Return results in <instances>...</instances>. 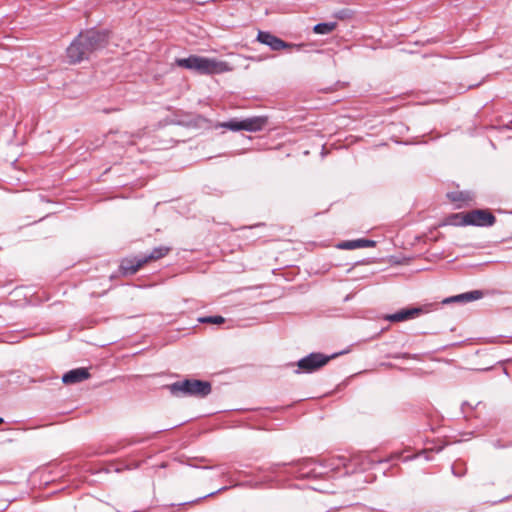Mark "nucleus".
Segmentation results:
<instances>
[{
    "mask_svg": "<svg viewBox=\"0 0 512 512\" xmlns=\"http://www.w3.org/2000/svg\"><path fill=\"white\" fill-rule=\"evenodd\" d=\"M227 489H228V487H222V488H220V489H219L218 491H216V492H211L210 494H208V496H212V495H214V494H216V493H218V492L225 491V490H227Z\"/></svg>",
    "mask_w": 512,
    "mask_h": 512,
    "instance_id": "nucleus-23",
    "label": "nucleus"
},
{
    "mask_svg": "<svg viewBox=\"0 0 512 512\" xmlns=\"http://www.w3.org/2000/svg\"><path fill=\"white\" fill-rule=\"evenodd\" d=\"M335 355L332 356H326L322 353H310L306 357L300 359L297 362L298 371L297 372H304V373H312L319 368L326 365L331 358H333Z\"/></svg>",
    "mask_w": 512,
    "mask_h": 512,
    "instance_id": "nucleus-5",
    "label": "nucleus"
},
{
    "mask_svg": "<svg viewBox=\"0 0 512 512\" xmlns=\"http://www.w3.org/2000/svg\"><path fill=\"white\" fill-rule=\"evenodd\" d=\"M66 54L71 63H78L90 55L86 44L77 36L66 49Z\"/></svg>",
    "mask_w": 512,
    "mask_h": 512,
    "instance_id": "nucleus-9",
    "label": "nucleus"
},
{
    "mask_svg": "<svg viewBox=\"0 0 512 512\" xmlns=\"http://www.w3.org/2000/svg\"><path fill=\"white\" fill-rule=\"evenodd\" d=\"M400 453H395L391 456V459H394V458H399L400 457Z\"/></svg>",
    "mask_w": 512,
    "mask_h": 512,
    "instance_id": "nucleus-24",
    "label": "nucleus"
},
{
    "mask_svg": "<svg viewBox=\"0 0 512 512\" xmlns=\"http://www.w3.org/2000/svg\"><path fill=\"white\" fill-rule=\"evenodd\" d=\"M90 377V374L86 368H76L66 372L62 376L64 384H76L80 383Z\"/></svg>",
    "mask_w": 512,
    "mask_h": 512,
    "instance_id": "nucleus-12",
    "label": "nucleus"
},
{
    "mask_svg": "<svg viewBox=\"0 0 512 512\" xmlns=\"http://www.w3.org/2000/svg\"><path fill=\"white\" fill-rule=\"evenodd\" d=\"M242 122L244 131L258 132L266 126L268 118L266 116H254L242 119Z\"/></svg>",
    "mask_w": 512,
    "mask_h": 512,
    "instance_id": "nucleus-13",
    "label": "nucleus"
},
{
    "mask_svg": "<svg viewBox=\"0 0 512 512\" xmlns=\"http://www.w3.org/2000/svg\"><path fill=\"white\" fill-rule=\"evenodd\" d=\"M389 357L394 358V359H400V358H404V359H418L416 354L412 355V354H409V353H396V354L390 355Z\"/></svg>",
    "mask_w": 512,
    "mask_h": 512,
    "instance_id": "nucleus-21",
    "label": "nucleus"
},
{
    "mask_svg": "<svg viewBox=\"0 0 512 512\" xmlns=\"http://www.w3.org/2000/svg\"><path fill=\"white\" fill-rule=\"evenodd\" d=\"M360 468H361L362 470H365V469H367V468H368V466H367V465H365L364 463H362Z\"/></svg>",
    "mask_w": 512,
    "mask_h": 512,
    "instance_id": "nucleus-27",
    "label": "nucleus"
},
{
    "mask_svg": "<svg viewBox=\"0 0 512 512\" xmlns=\"http://www.w3.org/2000/svg\"><path fill=\"white\" fill-rule=\"evenodd\" d=\"M423 312L420 307L404 308L393 314H388L385 319L390 322H403L419 316Z\"/></svg>",
    "mask_w": 512,
    "mask_h": 512,
    "instance_id": "nucleus-11",
    "label": "nucleus"
},
{
    "mask_svg": "<svg viewBox=\"0 0 512 512\" xmlns=\"http://www.w3.org/2000/svg\"><path fill=\"white\" fill-rule=\"evenodd\" d=\"M483 296H484L483 291H481V290H473V291H469V292H465V293H462V294H458V295L449 297V298L445 299L443 301V303H451V302L466 303V302H471V301L479 300Z\"/></svg>",
    "mask_w": 512,
    "mask_h": 512,
    "instance_id": "nucleus-14",
    "label": "nucleus"
},
{
    "mask_svg": "<svg viewBox=\"0 0 512 512\" xmlns=\"http://www.w3.org/2000/svg\"><path fill=\"white\" fill-rule=\"evenodd\" d=\"M416 456H407L404 458V461H408V460H411V459H414Z\"/></svg>",
    "mask_w": 512,
    "mask_h": 512,
    "instance_id": "nucleus-25",
    "label": "nucleus"
},
{
    "mask_svg": "<svg viewBox=\"0 0 512 512\" xmlns=\"http://www.w3.org/2000/svg\"><path fill=\"white\" fill-rule=\"evenodd\" d=\"M375 241L369 239H356V240H347L340 242L337 247L343 250H354L359 248L373 247L375 246Z\"/></svg>",
    "mask_w": 512,
    "mask_h": 512,
    "instance_id": "nucleus-15",
    "label": "nucleus"
},
{
    "mask_svg": "<svg viewBox=\"0 0 512 512\" xmlns=\"http://www.w3.org/2000/svg\"><path fill=\"white\" fill-rule=\"evenodd\" d=\"M80 39L86 44L89 53L104 48L108 43L109 34L105 30L88 29L78 34Z\"/></svg>",
    "mask_w": 512,
    "mask_h": 512,
    "instance_id": "nucleus-4",
    "label": "nucleus"
},
{
    "mask_svg": "<svg viewBox=\"0 0 512 512\" xmlns=\"http://www.w3.org/2000/svg\"><path fill=\"white\" fill-rule=\"evenodd\" d=\"M445 223L451 226H467L466 212L454 213L446 218Z\"/></svg>",
    "mask_w": 512,
    "mask_h": 512,
    "instance_id": "nucleus-16",
    "label": "nucleus"
},
{
    "mask_svg": "<svg viewBox=\"0 0 512 512\" xmlns=\"http://www.w3.org/2000/svg\"><path fill=\"white\" fill-rule=\"evenodd\" d=\"M223 128L229 129L231 131H241L243 130V122L238 119H231L227 122L221 124Z\"/></svg>",
    "mask_w": 512,
    "mask_h": 512,
    "instance_id": "nucleus-18",
    "label": "nucleus"
},
{
    "mask_svg": "<svg viewBox=\"0 0 512 512\" xmlns=\"http://www.w3.org/2000/svg\"><path fill=\"white\" fill-rule=\"evenodd\" d=\"M202 323H210V324H222L225 319L222 316H206L199 319Z\"/></svg>",
    "mask_w": 512,
    "mask_h": 512,
    "instance_id": "nucleus-20",
    "label": "nucleus"
},
{
    "mask_svg": "<svg viewBox=\"0 0 512 512\" xmlns=\"http://www.w3.org/2000/svg\"><path fill=\"white\" fill-rule=\"evenodd\" d=\"M4 422L3 418L0 417V424Z\"/></svg>",
    "mask_w": 512,
    "mask_h": 512,
    "instance_id": "nucleus-28",
    "label": "nucleus"
},
{
    "mask_svg": "<svg viewBox=\"0 0 512 512\" xmlns=\"http://www.w3.org/2000/svg\"><path fill=\"white\" fill-rule=\"evenodd\" d=\"M337 26V23L336 22H325V23H318L316 24L314 27H313V31L314 33L316 34H322V35H325V34H329L331 33L332 31L335 30Z\"/></svg>",
    "mask_w": 512,
    "mask_h": 512,
    "instance_id": "nucleus-17",
    "label": "nucleus"
},
{
    "mask_svg": "<svg viewBox=\"0 0 512 512\" xmlns=\"http://www.w3.org/2000/svg\"><path fill=\"white\" fill-rule=\"evenodd\" d=\"M175 63L181 68L193 70L199 74L205 75L219 74L229 70L226 62L197 55H191L187 58H178L175 60Z\"/></svg>",
    "mask_w": 512,
    "mask_h": 512,
    "instance_id": "nucleus-1",
    "label": "nucleus"
},
{
    "mask_svg": "<svg viewBox=\"0 0 512 512\" xmlns=\"http://www.w3.org/2000/svg\"><path fill=\"white\" fill-rule=\"evenodd\" d=\"M496 222V217L487 209H475L466 212L467 226L490 227Z\"/></svg>",
    "mask_w": 512,
    "mask_h": 512,
    "instance_id": "nucleus-6",
    "label": "nucleus"
},
{
    "mask_svg": "<svg viewBox=\"0 0 512 512\" xmlns=\"http://www.w3.org/2000/svg\"><path fill=\"white\" fill-rule=\"evenodd\" d=\"M294 474L299 479H316L323 475L324 471L312 459H304L298 463V468Z\"/></svg>",
    "mask_w": 512,
    "mask_h": 512,
    "instance_id": "nucleus-8",
    "label": "nucleus"
},
{
    "mask_svg": "<svg viewBox=\"0 0 512 512\" xmlns=\"http://www.w3.org/2000/svg\"><path fill=\"white\" fill-rule=\"evenodd\" d=\"M448 197L453 202H466L471 200V197L467 192H451L448 194Z\"/></svg>",
    "mask_w": 512,
    "mask_h": 512,
    "instance_id": "nucleus-19",
    "label": "nucleus"
},
{
    "mask_svg": "<svg viewBox=\"0 0 512 512\" xmlns=\"http://www.w3.org/2000/svg\"><path fill=\"white\" fill-rule=\"evenodd\" d=\"M168 389L174 396H195L202 398L211 393L212 387L209 381L184 379L170 384Z\"/></svg>",
    "mask_w": 512,
    "mask_h": 512,
    "instance_id": "nucleus-2",
    "label": "nucleus"
},
{
    "mask_svg": "<svg viewBox=\"0 0 512 512\" xmlns=\"http://www.w3.org/2000/svg\"><path fill=\"white\" fill-rule=\"evenodd\" d=\"M257 40L260 43L270 47L273 51H279L291 46L282 39L266 31H259L257 35Z\"/></svg>",
    "mask_w": 512,
    "mask_h": 512,
    "instance_id": "nucleus-10",
    "label": "nucleus"
},
{
    "mask_svg": "<svg viewBox=\"0 0 512 512\" xmlns=\"http://www.w3.org/2000/svg\"><path fill=\"white\" fill-rule=\"evenodd\" d=\"M452 472L455 476L457 477H462L464 474H465V471H462V472H458L455 468V466H452Z\"/></svg>",
    "mask_w": 512,
    "mask_h": 512,
    "instance_id": "nucleus-22",
    "label": "nucleus"
},
{
    "mask_svg": "<svg viewBox=\"0 0 512 512\" xmlns=\"http://www.w3.org/2000/svg\"><path fill=\"white\" fill-rule=\"evenodd\" d=\"M170 251L171 247L169 246L155 247L147 256L136 260L123 261L120 266L121 270L124 274H134L147 262L159 260L168 255Z\"/></svg>",
    "mask_w": 512,
    "mask_h": 512,
    "instance_id": "nucleus-3",
    "label": "nucleus"
},
{
    "mask_svg": "<svg viewBox=\"0 0 512 512\" xmlns=\"http://www.w3.org/2000/svg\"><path fill=\"white\" fill-rule=\"evenodd\" d=\"M353 463L354 465L358 464V458L354 457L352 459H347L344 456L332 457L330 459L325 460L323 464H320V468L324 473L329 471L331 472H340L341 469H344V474L349 473V464Z\"/></svg>",
    "mask_w": 512,
    "mask_h": 512,
    "instance_id": "nucleus-7",
    "label": "nucleus"
},
{
    "mask_svg": "<svg viewBox=\"0 0 512 512\" xmlns=\"http://www.w3.org/2000/svg\"><path fill=\"white\" fill-rule=\"evenodd\" d=\"M385 460H377V461H369V464H373V463H382L384 462Z\"/></svg>",
    "mask_w": 512,
    "mask_h": 512,
    "instance_id": "nucleus-26",
    "label": "nucleus"
}]
</instances>
